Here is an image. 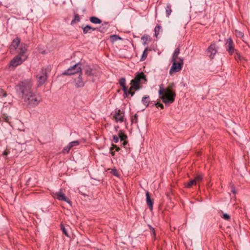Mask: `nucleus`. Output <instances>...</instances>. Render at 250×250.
I'll return each mask as SVG.
<instances>
[{"label": "nucleus", "instance_id": "f257e3e1", "mask_svg": "<svg viewBox=\"0 0 250 250\" xmlns=\"http://www.w3.org/2000/svg\"><path fill=\"white\" fill-rule=\"evenodd\" d=\"M33 82L31 79H27L20 83L15 87L17 95L23 99L25 104L29 107H34L41 101L40 96L33 91Z\"/></svg>", "mask_w": 250, "mask_h": 250}, {"label": "nucleus", "instance_id": "f03ea898", "mask_svg": "<svg viewBox=\"0 0 250 250\" xmlns=\"http://www.w3.org/2000/svg\"><path fill=\"white\" fill-rule=\"evenodd\" d=\"M27 50V45L23 43H20L19 38L14 39L10 47V51L12 53H15L16 51L19 54L13 58L10 62V65L16 67L21 64L27 59V56L25 53Z\"/></svg>", "mask_w": 250, "mask_h": 250}, {"label": "nucleus", "instance_id": "7ed1b4c3", "mask_svg": "<svg viewBox=\"0 0 250 250\" xmlns=\"http://www.w3.org/2000/svg\"><path fill=\"white\" fill-rule=\"evenodd\" d=\"M174 84L169 83L167 87L164 88L163 84L160 85L159 94L160 98L166 104H169L174 102L176 96L175 91L173 89Z\"/></svg>", "mask_w": 250, "mask_h": 250}, {"label": "nucleus", "instance_id": "20e7f679", "mask_svg": "<svg viewBox=\"0 0 250 250\" xmlns=\"http://www.w3.org/2000/svg\"><path fill=\"white\" fill-rule=\"evenodd\" d=\"M146 81V76L143 72L137 74L134 79L131 81V86L128 91V94H130L132 96L134 94V92H133L132 90L133 89H139L140 88L139 85Z\"/></svg>", "mask_w": 250, "mask_h": 250}, {"label": "nucleus", "instance_id": "39448f33", "mask_svg": "<svg viewBox=\"0 0 250 250\" xmlns=\"http://www.w3.org/2000/svg\"><path fill=\"white\" fill-rule=\"evenodd\" d=\"M85 74L91 77H97L100 76V71L97 66L87 65L83 68Z\"/></svg>", "mask_w": 250, "mask_h": 250}, {"label": "nucleus", "instance_id": "423d86ee", "mask_svg": "<svg viewBox=\"0 0 250 250\" xmlns=\"http://www.w3.org/2000/svg\"><path fill=\"white\" fill-rule=\"evenodd\" d=\"M172 65L169 70V74L172 75L174 73L179 72L182 68L184 61L182 58H179V61L171 62Z\"/></svg>", "mask_w": 250, "mask_h": 250}, {"label": "nucleus", "instance_id": "0eeeda50", "mask_svg": "<svg viewBox=\"0 0 250 250\" xmlns=\"http://www.w3.org/2000/svg\"><path fill=\"white\" fill-rule=\"evenodd\" d=\"M37 84L38 86L42 85L46 81L47 78V72L46 69H42L37 74Z\"/></svg>", "mask_w": 250, "mask_h": 250}, {"label": "nucleus", "instance_id": "6e6552de", "mask_svg": "<svg viewBox=\"0 0 250 250\" xmlns=\"http://www.w3.org/2000/svg\"><path fill=\"white\" fill-rule=\"evenodd\" d=\"M76 73H82V69L79 64H76L72 67H70L66 71L62 73L63 75H70Z\"/></svg>", "mask_w": 250, "mask_h": 250}, {"label": "nucleus", "instance_id": "1a4fd4ad", "mask_svg": "<svg viewBox=\"0 0 250 250\" xmlns=\"http://www.w3.org/2000/svg\"><path fill=\"white\" fill-rule=\"evenodd\" d=\"M225 48L230 55H232L235 52L234 43L231 38H229L226 41Z\"/></svg>", "mask_w": 250, "mask_h": 250}, {"label": "nucleus", "instance_id": "9d476101", "mask_svg": "<svg viewBox=\"0 0 250 250\" xmlns=\"http://www.w3.org/2000/svg\"><path fill=\"white\" fill-rule=\"evenodd\" d=\"M203 179V176L201 175H197L194 179L190 180L186 185L188 188H191L193 185L199 184Z\"/></svg>", "mask_w": 250, "mask_h": 250}, {"label": "nucleus", "instance_id": "9b49d317", "mask_svg": "<svg viewBox=\"0 0 250 250\" xmlns=\"http://www.w3.org/2000/svg\"><path fill=\"white\" fill-rule=\"evenodd\" d=\"M217 51V46L215 43L211 44L207 50V55L210 58L213 59Z\"/></svg>", "mask_w": 250, "mask_h": 250}, {"label": "nucleus", "instance_id": "f8f14e48", "mask_svg": "<svg viewBox=\"0 0 250 250\" xmlns=\"http://www.w3.org/2000/svg\"><path fill=\"white\" fill-rule=\"evenodd\" d=\"M124 112L122 111L120 109H118L115 111V113L113 116V119L115 120L116 122L122 123L124 119Z\"/></svg>", "mask_w": 250, "mask_h": 250}, {"label": "nucleus", "instance_id": "ddd939ff", "mask_svg": "<svg viewBox=\"0 0 250 250\" xmlns=\"http://www.w3.org/2000/svg\"><path fill=\"white\" fill-rule=\"evenodd\" d=\"M54 195L58 200L64 201L68 204H71L70 201L65 196V194L62 193L61 190L54 193Z\"/></svg>", "mask_w": 250, "mask_h": 250}, {"label": "nucleus", "instance_id": "4468645a", "mask_svg": "<svg viewBox=\"0 0 250 250\" xmlns=\"http://www.w3.org/2000/svg\"><path fill=\"white\" fill-rule=\"evenodd\" d=\"M80 142L78 141H74L70 142L67 146L63 148L62 152L64 153H68L70 149H71L74 146H78Z\"/></svg>", "mask_w": 250, "mask_h": 250}, {"label": "nucleus", "instance_id": "2eb2a0df", "mask_svg": "<svg viewBox=\"0 0 250 250\" xmlns=\"http://www.w3.org/2000/svg\"><path fill=\"white\" fill-rule=\"evenodd\" d=\"M146 195L147 205L149 209L152 210L153 209V201L151 199L149 193L148 191L146 192Z\"/></svg>", "mask_w": 250, "mask_h": 250}, {"label": "nucleus", "instance_id": "dca6fc26", "mask_svg": "<svg viewBox=\"0 0 250 250\" xmlns=\"http://www.w3.org/2000/svg\"><path fill=\"white\" fill-rule=\"evenodd\" d=\"M180 54V49L179 48H177L175 49L174 52L172 55L171 58V62L174 61H179V58L178 56Z\"/></svg>", "mask_w": 250, "mask_h": 250}, {"label": "nucleus", "instance_id": "f3484780", "mask_svg": "<svg viewBox=\"0 0 250 250\" xmlns=\"http://www.w3.org/2000/svg\"><path fill=\"white\" fill-rule=\"evenodd\" d=\"M119 83L121 87H122L123 90L124 91L125 94H126V95L128 94V91L127 87L125 86V78H121L120 80Z\"/></svg>", "mask_w": 250, "mask_h": 250}, {"label": "nucleus", "instance_id": "a211bd4d", "mask_svg": "<svg viewBox=\"0 0 250 250\" xmlns=\"http://www.w3.org/2000/svg\"><path fill=\"white\" fill-rule=\"evenodd\" d=\"M75 82L77 87H82L84 86V83L82 80V73L79 74V77L75 79Z\"/></svg>", "mask_w": 250, "mask_h": 250}, {"label": "nucleus", "instance_id": "6ab92c4d", "mask_svg": "<svg viewBox=\"0 0 250 250\" xmlns=\"http://www.w3.org/2000/svg\"><path fill=\"white\" fill-rule=\"evenodd\" d=\"M151 49L148 48V47H146L145 49L140 60L141 61H143L146 59L148 55V52Z\"/></svg>", "mask_w": 250, "mask_h": 250}, {"label": "nucleus", "instance_id": "aec40b11", "mask_svg": "<svg viewBox=\"0 0 250 250\" xmlns=\"http://www.w3.org/2000/svg\"><path fill=\"white\" fill-rule=\"evenodd\" d=\"M95 30V28H92L89 25H86L83 28V32L84 34H87L91 33L92 31H94Z\"/></svg>", "mask_w": 250, "mask_h": 250}, {"label": "nucleus", "instance_id": "412c9836", "mask_svg": "<svg viewBox=\"0 0 250 250\" xmlns=\"http://www.w3.org/2000/svg\"><path fill=\"white\" fill-rule=\"evenodd\" d=\"M90 21L93 23H95V24H100L101 22H102V21L96 17H91L90 18Z\"/></svg>", "mask_w": 250, "mask_h": 250}, {"label": "nucleus", "instance_id": "4be33fe9", "mask_svg": "<svg viewBox=\"0 0 250 250\" xmlns=\"http://www.w3.org/2000/svg\"><path fill=\"white\" fill-rule=\"evenodd\" d=\"M142 102L146 107L149 104V96H145L142 98Z\"/></svg>", "mask_w": 250, "mask_h": 250}, {"label": "nucleus", "instance_id": "5701e85b", "mask_svg": "<svg viewBox=\"0 0 250 250\" xmlns=\"http://www.w3.org/2000/svg\"><path fill=\"white\" fill-rule=\"evenodd\" d=\"M171 12H172V10L171 9V5L170 4H167L166 7V12L167 16V17H168L170 15Z\"/></svg>", "mask_w": 250, "mask_h": 250}, {"label": "nucleus", "instance_id": "b1692460", "mask_svg": "<svg viewBox=\"0 0 250 250\" xmlns=\"http://www.w3.org/2000/svg\"><path fill=\"white\" fill-rule=\"evenodd\" d=\"M119 137L120 138L121 141H124L127 138V136L124 134L121 130L119 131Z\"/></svg>", "mask_w": 250, "mask_h": 250}, {"label": "nucleus", "instance_id": "393cba45", "mask_svg": "<svg viewBox=\"0 0 250 250\" xmlns=\"http://www.w3.org/2000/svg\"><path fill=\"white\" fill-rule=\"evenodd\" d=\"M235 59L236 61H240L241 62L245 60V58L242 56L237 53H236Z\"/></svg>", "mask_w": 250, "mask_h": 250}, {"label": "nucleus", "instance_id": "a878e982", "mask_svg": "<svg viewBox=\"0 0 250 250\" xmlns=\"http://www.w3.org/2000/svg\"><path fill=\"white\" fill-rule=\"evenodd\" d=\"M110 40L112 42L117 41L119 40H121V38L118 35H113L110 36Z\"/></svg>", "mask_w": 250, "mask_h": 250}, {"label": "nucleus", "instance_id": "bb28decb", "mask_svg": "<svg viewBox=\"0 0 250 250\" xmlns=\"http://www.w3.org/2000/svg\"><path fill=\"white\" fill-rule=\"evenodd\" d=\"M80 18L78 15H75L74 20H73L71 21V24H73L77 22L80 21Z\"/></svg>", "mask_w": 250, "mask_h": 250}, {"label": "nucleus", "instance_id": "cd10ccee", "mask_svg": "<svg viewBox=\"0 0 250 250\" xmlns=\"http://www.w3.org/2000/svg\"><path fill=\"white\" fill-rule=\"evenodd\" d=\"M160 29H161V26L160 25H158L156 26L155 29H154V31H155V35L156 37L158 36Z\"/></svg>", "mask_w": 250, "mask_h": 250}, {"label": "nucleus", "instance_id": "c85d7f7f", "mask_svg": "<svg viewBox=\"0 0 250 250\" xmlns=\"http://www.w3.org/2000/svg\"><path fill=\"white\" fill-rule=\"evenodd\" d=\"M141 40L143 42V44L145 45L147 44L148 41V38L147 37L143 36L141 38Z\"/></svg>", "mask_w": 250, "mask_h": 250}, {"label": "nucleus", "instance_id": "c756f323", "mask_svg": "<svg viewBox=\"0 0 250 250\" xmlns=\"http://www.w3.org/2000/svg\"><path fill=\"white\" fill-rule=\"evenodd\" d=\"M110 172L116 176H118L119 175L118 172L116 169H112Z\"/></svg>", "mask_w": 250, "mask_h": 250}, {"label": "nucleus", "instance_id": "7c9ffc66", "mask_svg": "<svg viewBox=\"0 0 250 250\" xmlns=\"http://www.w3.org/2000/svg\"><path fill=\"white\" fill-rule=\"evenodd\" d=\"M61 229L62 230L63 233L66 236H68V233L64 227L63 225H61Z\"/></svg>", "mask_w": 250, "mask_h": 250}, {"label": "nucleus", "instance_id": "2f4dec72", "mask_svg": "<svg viewBox=\"0 0 250 250\" xmlns=\"http://www.w3.org/2000/svg\"><path fill=\"white\" fill-rule=\"evenodd\" d=\"M118 141H119L118 137L116 135H113V141L115 143H117L118 142Z\"/></svg>", "mask_w": 250, "mask_h": 250}, {"label": "nucleus", "instance_id": "473e14b6", "mask_svg": "<svg viewBox=\"0 0 250 250\" xmlns=\"http://www.w3.org/2000/svg\"><path fill=\"white\" fill-rule=\"evenodd\" d=\"M223 218L225 220H228L229 219L230 216L229 214L225 213L223 214Z\"/></svg>", "mask_w": 250, "mask_h": 250}, {"label": "nucleus", "instance_id": "72a5a7b5", "mask_svg": "<svg viewBox=\"0 0 250 250\" xmlns=\"http://www.w3.org/2000/svg\"><path fill=\"white\" fill-rule=\"evenodd\" d=\"M114 148H116V151H118L120 149L119 147H118L116 145H112V146L110 148V150L112 151Z\"/></svg>", "mask_w": 250, "mask_h": 250}, {"label": "nucleus", "instance_id": "f704fd0d", "mask_svg": "<svg viewBox=\"0 0 250 250\" xmlns=\"http://www.w3.org/2000/svg\"><path fill=\"white\" fill-rule=\"evenodd\" d=\"M156 106L157 107H160L161 109H163L164 108L163 104H161V103H157V104H156Z\"/></svg>", "mask_w": 250, "mask_h": 250}, {"label": "nucleus", "instance_id": "c9c22d12", "mask_svg": "<svg viewBox=\"0 0 250 250\" xmlns=\"http://www.w3.org/2000/svg\"><path fill=\"white\" fill-rule=\"evenodd\" d=\"M3 120H4V121L5 122H9V118L8 116H6L5 115H3Z\"/></svg>", "mask_w": 250, "mask_h": 250}, {"label": "nucleus", "instance_id": "e433bc0d", "mask_svg": "<svg viewBox=\"0 0 250 250\" xmlns=\"http://www.w3.org/2000/svg\"><path fill=\"white\" fill-rule=\"evenodd\" d=\"M137 115L136 114V115L134 116V117H133V118H132V122H135V123H136V122H137Z\"/></svg>", "mask_w": 250, "mask_h": 250}, {"label": "nucleus", "instance_id": "4c0bfd02", "mask_svg": "<svg viewBox=\"0 0 250 250\" xmlns=\"http://www.w3.org/2000/svg\"><path fill=\"white\" fill-rule=\"evenodd\" d=\"M150 229L153 231V235L155 236V230H154V229L153 228L151 227H150Z\"/></svg>", "mask_w": 250, "mask_h": 250}, {"label": "nucleus", "instance_id": "58836bf2", "mask_svg": "<svg viewBox=\"0 0 250 250\" xmlns=\"http://www.w3.org/2000/svg\"><path fill=\"white\" fill-rule=\"evenodd\" d=\"M123 141V145L124 146H125L126 144H127V141H126L125 140L124 141Z\"/></svg>", "mask_w": 250, "mask_h": 250}, {"label": "nucleus", "instance_id": "ea45409f", "mask_svg": "<svg viewBox=\"0 0 250 250\" xmlns=\"http://www.w3.org/2000/svg\"><path fill=\"white\" fill-rule=\"evenodd\" d=\"M232 191L234 194H235V191L234 187H232Z\"/></svg>", "mask_w": 250, "mask_h": 250}, {"label": "nucleus", "instance_id": "a19ab883", "mask_svg": "<svg viewBox=\"0 0 250 250\" xmlns=\"http://www.w3.org/2000/svg\"><path fill=\"white\" fill-rule=\"evenodd\" d=\"M3 154L4 155H6L7 154V152L4 151V152L3 153Z\"/></svg>", "mask_w": 250, "mask_h": 250}, {"label": "nucleus", "instance_id": "79ce46f5", "mask_svg": "<svg viewBox=\"0 0 250 250\" xmlns=\"http://www.w3.org/2000/svg\"><path fill=\"white\" fill-rule=\"evenodd\" d=\"M6 96H7V94L5 92L3 93V96L5 97Z\"/></svg>", "mask_w": 250, "mask_h": 250}, {"label": "nucleus", "instance_id": "37998d69", "mask_svg": "<svg viewBox=\"0 0 250 250\" xmlns=\"http://www.w3.org/2000/svg\"><path fill=\"white\" fill-rule=\"evenodd\" d=\"M115 128L116 130H117V129L119 128V126H116L115 127Z\"/></svg>", "mask_w": 250, "mask_h": 250}, {"label": "nucleus", "instance_id": "c03bdc74", "mask_svg": "<svg viewBox=\"0 0 250 250\" xmlns=\"http://www.w3.org/2000/svg\"><path fill=\"white\" fill-rule=\"evenodd\" d=\"M111 155H112V156L114 155V152H113V151H111Z\"/></svg>", "mask_w": 250, "mask_h": 250}, {"label": "nucleus", "instance_id": "a18cd8bd", "mask_svg": "<svg viewBox=\"0 0 250 250\" xmlns=\"http://www.w3.org/2000/svg\"><path fill=\"white\" fill-rule=\"evenodd\" d=\"M239 35H240V36L242 35V33L241 32H239Z\"/></svg>", "mask_w": 250, "mask_h": 250}]
</instances>
